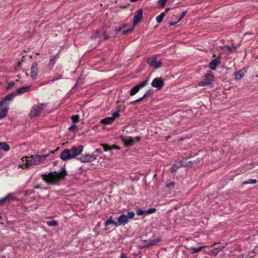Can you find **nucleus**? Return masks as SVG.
Here are the masks:
<instances>
[{
	"label": "nucleus",
	"mask_w": 258,
	"mask_h": 258,
	"mask_svg": "<svg viewBox=\"0 0 258 258\" xmlns=\"http://www.w3.org/2000/svg\"><path fill=\"white\" fill-rule=\"evenodd\" d=\"M67 172L65 168H61L59 171L50 172L48 174L41 175L42 179L48 184H56L61 180L65 178Z\"/></svg>",
	"instance_id": "1"
},
{
	"label": "nucleus",
	"mask_w": 258,
	"mask_h": 258,
	"mask_svg": "<svg viewBox=\"0 0 258 258\" xmlns=\"http://www.w3.org/2000/svg\"><path fill=\"white\" fill-rule=\"evenodd\" d=\"M57 149L56 150V151ZM55 151H49L47 153L44 154L43 151L41 150L40 155H34L29 157H25L26 163H23L21 167L23 169H26L33 165H38L42 162L50 154H53Z\"/></svg>",
	"instance_id": "2"
},
{
	"label": "nucleus",
	"mask_w": 258,
	"mask_h": 258,
	"mask_svg": "<svg viewBox=\"0 0 258 258\" xmlns=\"http://www.w3.org/2000/svg\"><path fill=\"white\" fill-rule=\"evenodd\" d=\"M83 148L84 147L82 145H79L78 147L74 146L70 149H65L60 153V158L62 161H67L75 158L82 153Z\"/></svg>",
	"instance_id": "3"
},
{
	"label": "nucleus",
	"mask_w": 258,
	"mask_h": 258,
	"mask_svg": "<svg viewBox=\"0 0 258 258\" xmlns=\"http://www.w3.org/2000/svg\"><path fill=\"white\" fill-rule=\"evenodd\" d=\"M17 200V198L14 193H10L6 196L0 199V207L8 209L14 205V202Z\"/></svg>",
	"instance_id": "4"
},
{
	"label": "nucleus",
	"mask_w": 258,
	"mask_h": 258,
	"mask_svg": "<svg viewBox=\"0 0 258 258\" xmlns=\"http://www.w3.org/2000/svg\"><path fill=\"white\" fill-rule=\"evenodd\" d=\"M135 216L133 212H129L126 214H121L118 217L116 221V227L119 226H124L127 224L130 219H133Z\"/></svg>",
	"instance_id": "5"
},
{
	"label": "nucleus",
	"mask_w": 258,
	"mask_h": 258,
	"mask_svg": "<svg viewBox=\"0 0 258 258\" xmlns=\"http://www.w3.org/2000/svg\"><path fill=\"white\" fill-rule=\"evenodd\" d=\"M47 105V103H42L34 105L29 114L30 117L33 118L38 116L41 113L42 110L46 107Z\"/></svg>",
	"instance_id": "6"
},
{
	"label": "nucleus",
	"mask_w": 258,
	"mask_h": 258,
	"mask_svg": "<svg viewBox=\"0 0 258 258\" xmlns=\"http://www.w3.org/2000/svg\"><path fill=\"white\" fill-rule=\"evenodd\" d=\"M150 80V77H148L145 80L135 86L130 90V95L132 96L136 94L138 92H139L140 89L145 87L148 84Z\"/></svg>",
	"instance_id": "7"
},
{
	"label": "nucleus",
	"mask_w": 258,
	"mask_h": 258,
	"mask_svg": "<svg viewBox=\"0 0 258 258\" xmlns=\"http://www.w3.org/2000/svg\"><path fill=\"white\" fill-rule=\"evenodd\" d=\"M147 62L150 66L154 68V69H158L162 66V62L161 61H157V57L155 56H152L149 57Z\"/></svg>",
	"instance_id": "8"
},
{
	"label": "nucleus",
	"mask_w": 258,
	"mask_h": 258,
	"mask_svg": "<svg viewBox=\"0 0 258 258\" xmlns=\"http://www.w3.org/2000/svg\"><path fill=\"white\" fill-rule=\"evenodd\" d=\"M119 116L120 114L118 112H115L112 114V116L104 118L101 121V122L104 124H110Z\"/></svg>",
	"instance_id": "9"
},
{
	"label": "nucleus",
	"mask_w": 258,
	"mask_h": 258,
	"mask_svg": "<svg viewBox=\"0 0 258 258\" xmlns=\"http://www.w3.org/2000/svg\"><path fill=\"white\" fill-rule=\"evenodd\" d=\"M119 138L125 147H132L135 143V140L132 137L121 136Z\"/></svg>",
	"instance_id": "10"
},
{
	"label": "nucleus",
	"mask_w": 258,
	"mask_h": 258,
	"mask_svg": "<svg viewBox=\"0 0 258 258\" xmlns=\"http://www.w3.org/2000/svg\"><path fill=\"white\" fill-rule=\"evenodd\" d=\"M164 85V80L161 78L156 77L152 81L151 85L158 90L161 89Z\"/></svg>",
	"instance_id": "11"
},
{
	"label": "nucleus",
	"mask_w": 258,
	"mask_h": 258,
	"mask_svg": "<svg viewBox=\"0 0 258 258\" xmlns=\"http://www.w3.org/2000/svg\"><path fill=\"white\" fill-rule=\"evenodd\" d=\"M9 106L0 101V119L5 117L8 114Z\"/></svg>",
	"instance_id": "12"
},
{
	"label": "nucleus",
	"mask_w": 258,
	"mask_h": 258,
	"mask_svg": "<svg viewBox=\"0 0 258 258\" xmlns=\"http://www.w3.org/2000/svg\"><path fill=\"white\" fill-rule=\"evenodd\" d=\"M143 10L140 9L136 11L134 17L133 25L136 26L143 18Z\"/></svg>",
	"instance_id": "13"
},
{
	"label": "nucleus",
	"mask_w": 258,
	"mask_h": 258,
	"mask_svg": "<svg viewBox=\"0 0 258 258\" xmlns=\"http://www.w3.org/2000/svg\"><path fill=\"white\" fill-rule=\"evenodd\" d=\"M214 81V77L212 75L208 74L206 76V79L205 81H202L199 83L200 86H206Z\"/></svg>",
	"instance_id": "14"
},
{
	"label": "nucleus",
	"mask_w": 258,
	"mask_h": 258,
	"mask_svg": "<svg viewBox=\"0 0 258 258\" xmlns=\"http://www.w3.org/2000/svg\"><path fill=\"white\" fill-rule=\"evenodd\" d=\"M38 64L36 61H33L30 68V76L33 79L36 78L38 73Z\"/></svg>",
	"instance_id": "15"
},
{
	"label": "nucleus",
	"mask_w": 258,
	"mask_h": 258,
	"mask_svg": "<svg viewBox=\"0 0 258 258\" xmlns=\"http://www.w3.org/2000/svg\"><path fill=\"white\" fill-rule=\"evenodd\" d=\"M221 63V59L218 57L212 60L209 64V68L211 70H215L217 67Z\"/></svg>",
	"instance_id": "16"
},
{
	"label": "nucleus",
	"mask_w": 258,
	"mask_h": 258,
	"mask_svg": "<svg viewBox=\"0 0 258 258\" xmlns=\"http://www.w3.org/2000/svg\"><path fill=\"white\" fill-rule=\"evenodd\" d=\"M16 96V94H15V91L10 93L4 97V98L3 99V100L1 101V102L5 104H9V105L10 103L8 102V101H12Z\"/></svg>",
	"instance_id": "17"
},
{
	"label": "nucleus",
	"mask_w": 258,
	"mask_h": 258,
	"mask_svg": "<svg viewBox=\"0 0 258 258\" xmlns=\"http://www.w3.org/2000/svg\"><path fill=\"white\" fill-rule=\"evenodd\" d=\"M31 86H24L22 87H20L18 89H17L15 92V94L16 95H19V94H22L24 93H26L29 91V89L30 88Z\"/></svg>",
	"instance_id": "18"
},
{
	"label": "nucleus",
	"mask_w": 258,
	"mask_h": 258,
	"mask_svg": "<svg viewBox=\"0 0 258 258\" xmlns=\"http://www.w3.org/2000/svg\"><path fill=\"white\" fill-rule=\"evenodd\" d=\"M246 71L244 69H241L235 74V78L236 80L241 79L245 75Z\"/></svg>",
	"instance_id": "19"
},
{
	"label": "nucleus",
	"mask_w": 258,
	"mask_h": 258,
	"mask_svg": "<svg viewBox=\"0 0 258 258\" xmlns=\"http://www.w3.org/2000/svg\"><path fill=\"white\" fill-rule=\"evenodd\" d=\"M181 166L180 164L176 163H173L169 168V171L171 173H174L177 171L179 167Z\"/></svg>",
	"instance_id": "20"
},
{
	"label": "nucleus",
	"mask_w": 258,
	"mask_h": 258,
	"mask_svg": "<svg viewBox=\"0 0 258 258\" xmlns=\"http://www.w3.org/2000/svg\"><path fill=\"white\" fill-rule=\"evenodd\" d=\"M8 152L10 150V146L6 142H0V150Z\"/></svg>",
	"instance_id": "21"
},
{
	"label": "nucleus",
	"mask_w": 258,
	"mask_h": 258,
	"mask_svg": "<svg viewBox=\"0 0 258 258\" xmlns=\"http://www.w3.org/2000/svg\"><path fill=\"white\" fill-rule=\"evenodd\" d=\"M160 241H161V239L160 238H156V239H154L151 240H150V241H149L147 243V244L145 246H146V247L152 246L155 245L156 244H157Z\"/></svg>",
	"instance_id": "22"
},
{
	"label": "nucleus",
	"mask_w": 258,
	"mask_h": 258,
	"mask_svg": "<svg viewBox=\"0 0 258 258\" xmlns=\"http://www.w3.org/2000/svg\"><path fill=\"white\" fill-rule=\"evenodd\" d=\"M90 154H82L79 158L82 162H90Z\"/></svg>",
	"instance_id": "23"
},
{
	"label": "nucleus",
	"mask_w": 258,
	"mask_h": 258,
	"mask_svg": "<svg viewBox=\"0 0 258 258\" xmlns=\"http://www.w3.org/2000/svg\"><path fill=\"white\" fill-rule=\"evenodd\" d=\"M112 218H113L112 216H110L109 219L108 220H107L104 223V225L106 227L110 224H112L115 227H116V222L112 220Z\"/></svg>",
	"instance_id": "24"
},
{
	"label": "nucleus",
	"mask_w": 258,
	"mask_h": 258,
	"mask_svg": "<svg viewBox=\"0 0 258 258\" xmlns=\"http://www.w3.org/2000/svg\"><path fill=\"white\" fill-rule=\"evenodd\" d=\"M156 211H137V214L138 216H142L143 215H150L154 213Z\"/></svg>",
	"instance_id": "25"
},
{
	"label": "nucleus",
	"mask_w": 258,
	"mask_h": 258,
	"mask_svg": "<svg viewBox=\"0 0 258 258\" xmlns=\"http://www.w3.org/2000/svg\"><path fill=\"white\" fill-rule=\"evenodd\" d=\"M165 13H161L159 16H158L156 18V22L158 23H161L163 18H164L165 17Z\"/></svg>",
	"instance_id": "26"
},
{
	"label": "nucleus",
	"mask_w": 258,
	"mask_h": 258,
	"mask_svg": "<svg viewBox=\"0 0 258 258\" xmlns=\"http://www.w3.org/2000/svg\"><path fill=\"white\" fill-rule=\"evenodd\" d=\"M46 224L47 225H48L49 226H53V227H56L58 224V222L54 220L47 221Z\"/></svg>",
	"instance_id": "27"
},
{
	"label": "nucleus",
	"mask_w": 258,
	"mask_h": 258,
	"mask_svg": "<svg viewBox=\"0 0 258 258\" xmlns=\"http://www.w3.org/2000/svg\"><path fill=\"white\" fill-rule=\"evenodd\" d=\"M205 246H200L199 247H191L190 250H192V253L200 252Z\"/></svg>",
	"instance_id": "28"
},
{
	"label": "nucleus",
	"mask_w": 258,
	"mask_h": 258,
	"mask_svg": "<svg viewBox=\"0 0 258 258\" xmlns=\"http://www.w3.org/2000/svg\"><path fill=\"white\" fill-rule=\"evenodd\" d=\"M71 119L74 123H77L80 120V116L78 115H73L71 116Z\"/></svg>",
	"instance_id": "29"
},
{
	"label": "nucleus",
	"mask_w": 258,
	"mask_h": 258,
	"mask_svg": "<svg viewBox=\"0 0 258 258\" xmlns=\"http://www.w3.org/2000/svg\"><path fill=\"white\" fill-rule=\"evenodd\" d=\"M134 29H135V26H134V25H133V26L131 28L123 30L122 32V34L123 35H127V34H130L131 32H132L133 31Z\"/></svg>",
	"instance_id": "30"
},
{
	"label": "nucleus",
	"mask_w": 258,
	"mask_h": 258,
	"mask_svg": "<svg viewBox=\"0 0 258 258\" xmlns=\"http://www.w3.org/2000/svg\"><path fill=\"white\" fill-rule=\"evenodd\" d=\"M101 146L103 147V151L105 152L111 150V146H110L108 144H101Z\"/></svg>",
	"instance_id": "31"
},
{
	"label": "nucleus",
	"mask_w": 258,
	"mask_h": 258,
	"mask_svg": "<svg viewBox=\"0 0 258 258\" xmlns=\"http://www.w3.org/2000/svg\"><path fill=\"white\" fill-rule=\"evenodd\" d=\"M168 0H159L158 2L159 7L160 8H163L164 7L166 3L167 2Z\"/></svg>",
	"instance_id": "32"
},
{
	"label": "nucleus",
	"mask_w": 258,
	"mask_h": 258,
	"mask_svg": "<svg viewBox=\"0 0 258 258\" xmlns=\"http://www.w3.org/2000/svg\"><path fill=\"white\" fill-rule=\"evenodd\" d=\"M15 85V83L13 81L10 82L8 83L6 89L7 90H9L12 89Z\"/></svg>",
	"instance_id": "33"
},
{
	"label": "nucleus",
	"mask_w": 258,
	"mask_h": 258,
	"mask_svg": "<svg viewBox=\"0 0 258 258\" xmlns=\"http://www.w3.org/2000/svg\"><path fill=\"white\" fill-rule=\"evenodd\" d=\"M226 48H227V50L228 51H231V52L235 51L237 49L236 47H235V46L231 47L230 46H226Z\"/></svg>",
	"instance_id": "34"
},
{
	"label": "nucleus",
	"mask_w": 258,
	"mask_h": 258,
	"mask_svg": "<svg viewBox=\"0 0 258 258\" xmlns=\"http://www.w3.org/2000/svg\"><path fill=\"white\" fill-rule=\"evenodd\" d=\"M144 99H145V98H143V96L142 97L139 98V99L131 102V104H135L137 102H139L143 101Z\"/></svg>",
	"instance_id": "35"
},
{
	"label": "nucleus",
	"mask_w": 258,
	"mask_h": 258,
	"mask_svg": "<svg viewBox=\"0 0 258 258\" xmlns=\"http://www.w3.org/2000/svg\"><path fill=\"white\" fill-rule=\"evenodd\" d=\"M144 99H145V98H143V96L142 97L139 98V99L131 102V104H135L137 102H139L143 101Z\"/></svg>",
	"instance_id": "36"
},
{
	"label": "nucleus",
	"mask_w": 258,
	"mask_h": 258,
	"mask_svg": "<svg viewBox=\"0 0 258 258\" xmlns=\"http://www.w3.org/2000/svg\"><path fill=\"white\" fill-rule=\"evenodd\" d=\"M69 130L70 131L75 132L77 131V126L75 124L72 125L69 128Z\"/></svg>",
	"instance_id": "37"
},
{
	"label": "nucleus",
	"mask_w": 258,
	"mask_h": 258,
	"mask_svg": "<svg viewBox=\"0 0 258 258\" xmlns=\"http://www.w3.org/2000/svg\"><path fill=\"white\" fill-rule=\"evenodd\" d=\"M186 13H187L186 11L182 12L181 16H180V17L179 18V19L177 21V22H180L184 17V16L186 15Z\"/></svg>",
	"instance_id": "38"
},
{
	"label": "nucleus",
	"mask_w": 258,
	"mask_h": 258,
	"mask_svg": "<svg viewBox=\"0 0 258 258\" xmlns=\"http://www.w3.org/2000/svg\"><path fill=\"white\" fill-rule=\"evenodd\" d=\"M97 155L90 154V162L94 161L97 159Z\"/></svg>",
	"instance_id": "39"
},
{
	"label": "nucleus",
	"mask_w": 258,
	"mask_h": 258,
	"mask_svg": "<svg viewBox=\"0 0 258 258\" xmlns=\"http://www.w3.org/2000/svg\"><path fill=\"white\" fill-rule=\"evenodd\" d=\"M152 93V92H151V90H148L143 95V98H146V97H149L150 96V95Z\"/></svg>",
	"instance_id": "40"
},
{
	"label": "nucleus",
	"mask_w": 258,
	"mask_h": 258,
	"mask_svg": "<svg viewBox=\"0 0 258 258\" xmlns=\"http://www.w3.org/2000/svg\"><path fill=\"white\" fill-rule=\"evenodd\" d=\"M175 184V182H171L168 184H166V187H170L171 186H173Z\"/></svg>",
	"instance_id": "41"
},
{
	"label": "nucleus",
	"mask_w": 258,
	"mask_h": 258,
	"mask_svg": "<svg viewBox=\"0 0 258 258\" xmlns=\"http://www.w3.org/2000/svg\"><path fill=\"white\" fill-rule=\"evenodd\" d=\"M257 182V180L254 179H250L249 180V184H255Z\"/></svg>",
	"instance_id": "42"
},
{
	"label": "nucleus",
	"mask_w": 258,
	"mask_h": 258,
	"mask_svg": "<svg viewBox=\"0 0 258 258\" xmlns=\"http://www.w3.org/2000/svg\"><path fill=\"white\" fill-rule=\"evenodd\" d=\"M135 142L136 141L137 142H140L141 140V138L140 136H136L135 138Z\"/></svg>",
	"instance_id": "43"
},
{
	"label": "nucleus",
	"mask_w": 258,
	"mask_h": 258,
	"mask_svg": "<svg viewBox=\"0 0 258 258\" xmlns=\"http://www.w3.org/2000/svg\"><path fill=\"white\" fill-rule=\"evenodd\" d=\"M111 150L112 149H117V150H119L120 149V147L116 146V145H112L111 147Z\"/></svg>",
	"instance_id": "44"
},
{
	"label": "nucleus",
	"mask_w": 258,
	"mask_h": 258,
	"mask_svg": "<svg viewBox=\"0 0 258 258\" xmlns=\"http://www.w3.org/2000/svg\"><path fill=\"white\" fill-rule=\"evenodd\" d=\"M119 258H126V254L124 253H121Z\"/></svg>",
	"instance_id": "45"
},
{
	"label": "nucleus",
	"mask_w": 258,
	"mask_h": 258,
	"mask_svg": "<svg viewBox=\"0 0 258 258\" xmlns=\"http://www.w3.org/2000/svg\"><path fill=\"white\" fill-rule=\"evenodd\" d=\"M122 30V29H121V27H120V26H119V27H117V28H116L115 31H116V32L117 33H118V32H119L121 31Z\"/></svg>",
	"instance_id": "46"
},
{
	"label": "nucleus",
	"mask_w": 258,
	"mask_h": 258,
	"mask_svg": "<svg viewBox=\"0 0 258 258\" xmlns=\"http://www.w3.org/2000/svg\"><path fill=\"white\" fill-rule=\"evenodd\" d=\"M178 22H173L169 23L170 26H174L175 24H176Z\"/></svg>",
	"instance_id": "47"
},
{
	"label": "nucleus",
	"mask_w": 258,
	"mask_h": 258,
	"mask_svg": "<svg viewBox=\"0 0 258 258\" xmlns=\"http://www.w3.org/2000/svg\"><path fill=\"white\" fill-rule=\"evenodd\" d=\"M95 152L96 153H98V154H100V153H102L101 149H96L95 151Z\"/></svg>",
	"instance_id": "48"
},
{
	"label": "nucleus",
	"mask_w": 258,
	"mask_h": 258,
	"mask_svg": "<svg viewBox=\"0 0 258 258\" xmlns=\"http://www.w3.org/2000/svg\"><path fill=\"white\" fill-rule=\"evenodd\" d=\"M103 36H104V39L105 40H108L109 38V37L108 36H107L105 34H103Z\"/></svg>",
	"instance_id": "49"
},
{
	"label": "nucleus",
	"mask_w": 258,
	"mask_h": 258,
	"mask_svg": "<svg viewBox=\"0 0 258 258\" xmlns=\"http://www.w3.org/2000/svg\"><path fill=\"white\" fill-rule=\"evenodd\" d=\"M22 64V62H21V61H19V62L17 63V67H18V68H19V67H20L21 66Z\"/></svg>",
	"instance_id": "50"
},
{
	"label": "nucleus",
	"mask_w": 258,
	"mask_h": 258,
	"mask_svg": "<svg viewBox=\"0 0 258 258\" xmlns=\"http://www.w3.org/2000/svg\"><path fill=\"white\" fill-rule=\"evenodd\" d=\"M170 10V8H167L165 9V12H164L163 13H165V15H166V14Z\"/></svg>",
	"instance_id": "51"
},
{
	"label": "nucleus",
	"mask_w": 258,
	"mask_h": 258,
	"mask_svg": "<svg viewBox=\"0 0 258 258\" xmlns=\"http://www.w3.org/2000/svg\"><path fill=\"white\" fill-rule=\"evenodd\" d=\"M126 26H127L126 24H123V25H121V26H120V27H121V29H123L124 28H125L126 27Z\"/></svg>",
	"instance_id": "52"
},
{
	"label": "nucleus",
	"mask_w": 258,
	"mask_h": 258,
	"mask_svg": "<svg viewBox=\"0 0 258 258\" xmlns=\"http://www.w3.org/2000/svg\"><path fill=\"white\" fill-rule=\"evenodd\" d=\"M242 183L243 184H249V180L248 181H243Z\"/></svg>",
	"instance_id": "53"
},
{
	"label": "nucleus",
	"mask_w": 258,
	"mask_h": 258,
	"mask_svg": "<svg viewBox=\"0 0 258 258\" xmlns=\"http://www.w3.org/2000/svg\"><path fill=\"white\" fill-rule=\"evenodd\" d=\"M35 188L36 189H38V188H40V185H36V186H35Z\"/></svg>",
	"instance_id": "54"
},
{
	"label": "nucleus",
	"mask_w": 258,
	"mask_h": 258,
	"mask_svg": "<svg viewBox=\"0 0 258 258\" xmlns=\"http://www.w3.org/2000/svg\"><path fill=\"white\" fill-rule=\"evenodd\" d=\"M54 59H55V57H52V58H51L50 59V60L51 61H52Z\"/></svg>",
	"instance_id": "55"
},
{
	"label": "nucleus",
	"mask_w": 258,
	"mask_h": 258,
	"mask_svg": "<svg viewBox=\"0 0 258 258\" xmlns=\"http://www.w3.org/2000/svg\"><path fill=\"white\" fill-rule=\"evenodd\" d=\"M148 210H156V209L155 208H151L148 209Z\"/></svg>",
	"instance_id": "56"
},
{
	"label": "nucleus",
	"mask_w": 258,
	"mask_h": 258,
	"mask_svg": "<svg viewBox=\"0 0 258 258\" xmlns=\"http://www.w3.org/2000/svg\"><path fill=\"white\" fill-rule=\"evenodd\" d=\"M127 7H128L127 6H124L123 7H122V8H126Z\"/></svg>",
	"instance_id": "57"
},
{
	"label": "nucleus",
	"mask_w": 258,
	"mask_h": 258,
	"mask_svg": "<svg viewBox=\"0 0 258 258\" xmlns=\"http://www.w3.org/2000/svg\"><path fill=\"white\" fill-rule=\"evenodd\" d=\"M2 219V217L1 216V214L0 213V220H1ZM1 223H2V222H1Z\"/></svg>",
	"instance_id": "58"
},
{
	"label": "nucleus",
	"mask_w": 258,
	"mask_h": 258,
	"mask_svg": "<svg viewBox=\"0 0 258 258\" xmlns=\"http://www.w3.org/2000/svg\"><path fill=\"white\" fill-rule=\"evenodd\" d=\"M138 210H141L142 209L141 208H139V209H138Z\"/></svg>",
	"instance_id": "59"
},
{
	"label": "nucleus",
	"mask_w": 258,
	"mask_h": 258,
	"mask_svg": "<svg viewBox=\"0 0 258 258\" xmlns=\"http://www.w3.org/2000/svg\"><path fill=\"white\" fill-rule=\"evenodd\" d=\"M215 252H216V254L218 253V251H215Z\"/></svg>",
	"instance_id": "60"
},
{
	"label": "nucleus",
	"mask_w": 258,
	"mask_h": 258,
	"mask_svg": "<svg viewBox=\"0 0 258 258\" xmlns=\"http://www.w3.org/2000/svg\"><path fill=\"white\" fill-rule=\"evenodd\" d=\"M215 252H216V254L218 253V251H215Z\"/></svg>",
	"instance_id": "61"
}]
</instances>
